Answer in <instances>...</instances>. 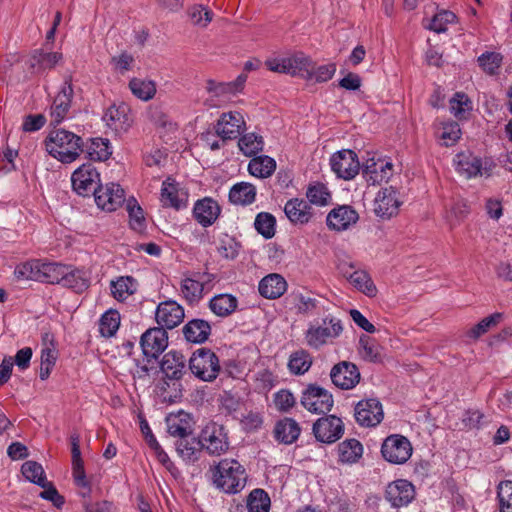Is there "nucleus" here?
<instances>
[{"label": "nucleus", "instance_id": "f257e3e1", "mask_svg": "<svg viewBox=\"0 0 512 512\" xmlns=\"http://www.w3.org/2000/svg\"><path fill=\"white\" fill-rule=\"evenodd\" d=\"M44 145L49 155L64 164L76 161L83 151L82 138L64 129L50 131Z\"/></svg>", "mask_w": 512, "mask_h": 512}, {"label": "nucleus", "instance_id": "f03ea898", "mask_svg": "<svg viewBox=\"0 0 512 512\" xmlns=\"http://www.w3.org/2000/svg\"><path fill=\"white\" fill-rule=\"evenodd\" d=\"M246 479L244 467L234 459L221 460L213 473L216 487L229 494H236L244 489Z\"/></svg>", "mask_w": 512, "mask_h": 512}, {"label": "nucleus", "instance_id": "7ed1b4c3", "mask_svg": "<svg viewBox=\"0 0 512 512\" xmlns=\"http://www.w3.org/2000/svg\"><path fill=\"white\" fill-rule=\"evenodd\" d=\"M456 170L470 179L477 176L490 177L496 167L490 158L481 159L472 154L459 153L454 159Z\"/></svg>", "mask_w": 512, "mask_h": 512}, {"label": "nucleus", "instance_id": "20e7f679", "mask_svg": "<svg viewBox=\"0 0 512 512\" xmlns=\"http://www.w3.org/2000/svg\"><path fill=\"white\" fill-rule=\"evenodd\" d=\"M343 331L342 321L336 317H326L319 325L311 326L307 333L306 339L308 344L313 348H319L323 344L333 341Z\"/></svg>", "mask_w": 512, "mask_h": 512}, {"label": "nucleus", "instance_id": "39448f33", "mask_svg": "<svg viewBox=\"0 0 512 512\" xmlns=\"http://www.w3.org/2000/svg\"><path fill=\"white\" fill-rule=\"evenodd\" d=\"M199 442L202 450H205L212 456H220L229 449V441L225 428L215 423L205 426L200 434Z\"/></svg>", "mask_w": 512, "mask_h": 512}, {"label": "nucleus", "instance_id": "423d86ee", "mask_svg": "<svg viewBox=\"0 0 512 512\" xmlns=\"http://www.w3.org/2000/svg\"><path fill=\"white\" fill-rule=\"evenodd\" d=\"M301 404L311 413L325 414L331 411L334 400L329 391L318 385L310 384L302 392Z\"/></svg>", "mask_w": 512, "mask_h": 512}, {"label": "nucleus", "instance_id": "0eeeda50", "mask_svg": "<svg viewBox=\"0 0 512 512\" xmlns=\"http://www.w3.org/2000/svg\"><path fill=\"white\" fill-rule=\"evenodd\" d=\"M71 182L78 195L89 196L100 186V174L92 164H83L73 172Z\"/></svg>", "mask_w": 512, "mask_h": 512}, {"label": "nucleus", "instance_id": "6e6552de", "mask_svg": "<svg viewBox=\"0 0 512 512\" xmlns=\"http://www.w3.org/2000/svg\"><path fill=\"white\" fill-rule=\"evenodd\" d=\"M381 453L388 462L403 464L411 457L412 446L406 437L391 435L383 442Z\"/></svg>", "mask_w": 512, "mask_h": 512}, {"label": "nucleus", "instance_id": "1a4fd4ad", "mask_svg": "<svg viewBox=\"0 0 512 512\" xmlns=\"http://www.w3.org/2000/svg\"><path fill=\"white\" fill-rule=\"evenodd\" d=\"M330 165L337 177L344 180L353 179L360 170L357 154L349 149L334 153L330 158Z\"/></svg>", "mask_w": 512, "mask_h": 512}, {"label": "nucleus", "instance_id": "9d476101", "mask_svg": "<svg viewBox=\"0 0 512 512\" xmlns=\"http://www.w3.org/2000/svg\"><path fill=\"white\" fill-rule=\"evenodd\" d=\"M74 90L71 77L65 78L60 91L54 98L50 107V123L53 125L60 124L68 117L72 105Z\"/></svg>", "mask_w": 512, "mask_h": 512}, {"label": "nucleus", "instance_id": "9b49d317", "mask_svg": "<svg viewBox=\"0 0 512 512\" xmlns=\"http://www.w3.org/2000/svg\"><path fill=\"white\" fill-rule=\"evenodd\" d=\"M356 422L363 427H375L383 420V407L376 398L359 401L354 409Z\"/></svg>", "mask_w": 512, "mask_h": 512}, {"label": "nucleus", "instance_id": "f8f14e48", "mask_svg": "<svg viewBox=\"0 0 512 512\" xmlns=\"http://www.w3.org/2000/svg\"><path fill=\"white\" fill-rule=\"evenodd\" d=\"M189 368L197 378L210 382L220 371L219 359L216 354H192Z\"/></svg>", "mask_w": 512, "mask_h": 512}, {"label": "nucleus", "instance_id": "ddd939ff", "mask_svg": "<svg viewBox=\"0 0 512 512\" xmlns=\"http://www.w3.org/2000/svg\"><path fill=\"white\" fill-rule=\"evenodd\" d=\"M402 200L393 187H385L378 191L374 200V212L382 219H390L399 212Z\"/></svg>", "mask_w": 512, "mask_h": 512}, {"label": "nucleus", "instance_id": "4468645a", "mask_svg": "<svg viewBox=\"0 0 512 512\" xmlns=\"http://www.w3.org/2000/svg\"><path fill=\"white\" fill-rule=\"evenodd\" d=\"M246 127L243 115L237 111L223 113L215 125V133L223 141L236 139Z\"/></svg>", "mask_w": 512, "mask_h": 512}, {"label": "nucleus", "instance_id": "2eb2a0df", "mask_svg": "<svg viewBox=\"0 0 512 512\" xmlns=\"http://www.w3.org/2000/svg\"><path fill=\"white\" fill-rule=\"evenodd\" d=\"M313 433L318 441L331 444L342 437L344 424L334 415L322 417L314 423Z\"/></svg>", "mask_w": 512, "mask_h": 512}, {"label": "nucleus", "instance_id": "dca6fc26", "mask_svg": "<svg viewBox=\"0 0 512 512\" xmlns=\"http://www.w3.org/2000/svg\"><path fill=\"white\" fill-rule=\"evenodd\" d=\"M185 317L184 308L174 300L160 302L155 311V319L163 329H173Z\"/></svg>", "mask_w": 512, "mask_h": 512}, {"label": "nucleus", "instance_id": "f3484780", "mask_svg": "<svg viewBox=\"0 0 512 512\" xmlns=\"http://www.w3.org/2000/svg\"><path fill=\"white\" fill-rule=\"evenodd\" d=\"M94 197L97 206L108 212L115 211L125 202L124 190L116 183L99 186Z\"/></svg>", "mask_w": 512, "mask_h": 512}, {"label": "nucleus", "instance_id": "a211bd4d", "mask_svg": "<svg viewBox=\"0 0 512 512\" xmlns=\"http://www.w3.org/2000/svg\"><path fill=\"white\" fill-rule=\"evenodd\" d=\"M160 201L164 207L180 210L187 206L188 193L171 178L162 183Z\"/></svg>", "mask_w": 512, "mask_h": 512}, {"label": "nucleus", "instance_id": "6ab92c4d", "mask_svg": "<svg viewBox=\"0 0 512 512\" xmlns=\"http://www.w3.org/2000/svg\"><path fill=\"white\" fill-rule=\"evenodd\" d=\"M359 215L349 205H342L332 209L326 218L327 226L335 231H344L356 224Z\"/></svg>", "mask_w": 512, "mask_h": 512}, {"label": "nucleus", "instance_id": "aec40b11", "mask_svg": "<svg viewBox=\"0 0 512 512\" xmlns=\"http://www.w3.org/2000/svg\"><path fill=\"white\" fill-rule=\"evenodd\" d=\"M385 495L393 507L406 506L415 496L414 486L407 480H396L387 486Z\"/></svg>", "mask_w": 512, "mask_h": 512}, {"label": "nucleus", "instance_id": "412c9836", "mask_svg": "<svg viewBox=\"0 0 512 512\" xmlns=\"http://www.w3.org/2000/svg\"><path fill=\"white\" fill-rule=\"evenodd\" d=\"M330 376L334 385L344 390L353 388L360 379L357 367L349 362H341L335 365Z\"/></svg>", "mask_w": 512, "mask_h": 512}, {"label": "nucleus", "instance_id": "4be33fe9", "mask_svg": "<svg viewBox=\"0 0 512 512\" xmlns=\"http://www.w3.org/2000/svg\"><path fill=\"white\" fill-rule=\"evenodd\" d=\"M103 120L115 133L127 131L132 124L129 108L125 104L110 106L105 111Z\"/></svg>", "mask_w": 512, "mask_h": 512}, {"label": "nucleus", "instance_id": "5701e85b", "mask_svg": "<svg viewBox=\"0 0 512 512\" xmlns=\"http://www.w3.org/2000/svg\"><path fill=\"white\" fill-rule=\"evenodd\" d=\"M220 213V205L210 197L197 200L193 207V216L203 227H209L214 224Z\"/></svg>", "mask_w": 512, "mask_h": 512}, {"label": "nucleus", "instance_id": "b1692460", "mask_svg": "<svg viewBox=\"0 0 512 512\" xmlns=\"http://www.w3.org/2000/svg\"><path fill=\"white\" fill-rule=\"evenodd\" d=\"M284 212L289 221L295 225H305L314 216L311 205L306 200L299 198L288 200L284 206Z\"/></svg>", "mask_w": 512, "mask_h": 512}, {"label": "nucleus", "instance_id": "393cba45", "mask_svg": "<svg viewBox=\"0 0 512 512\" xmlns=\"http://www.w3.org/2000/svg\"><path fill=\"white\" fill-rule=\"evenodd\" d=\"M392 163L386 160L374 158L368 159L363 167L366 180L375 185L387 182L392 176Z\"/></svg>", "mask_w": 512, "mask_h": 512}, {"label": "nucleus", "instance_id": "a878e982", "mask_svg": "<svg viewBox=\"0 0 512 512\" xmlns=\"http://www.w3.org/2000/svg\"><path fill=\"white\" fill-rule=\"evenodd\" d=\"M62 60L63 55L60 52H45L42 49H36L28 59V66L33 73L40 74L53 69Z\"/></svg>", "mask_w": 512, "mask_h": 512}, {"label": "nucleus", "instance_id": "bb28decb", "mask_svg": "<svg viewBox=\"0 0 512 512\" xmlns=\"http://www.w3.org/2000/svg\"><path fill=\"white\" fill-rule=\"evenodd\" d=\"M142 352H164L168 346V334L162 327L146 330L141 338Z\"/></svg>", "mask_w": 512, "mask_h": 512}, {"label": "nucleus", "instance_id": "cd10ccee", "mask_svg": "<svg viewBox=\"0 0 512 512\" xmlns=\"http://www.w3.org/2000/svg\"><path fill=\"white\" fill-rule=\"evenodd\" d=\"M503 319L504 314L502 312L492 313L465 330L463 335L469 341H477L482 336L486 335L492 329L497 327L503 321Z\"/></svg>", "mask_w": 512, "mask_h": 512}, {"label": "nucleus", "instance_id": "c85d7f7f", "mask_svg": "<svg viewBox=\"0 0 512 512\" xmlns=\"http://www.w3.org/2000/svg\"><path fill=\"white\" fill-rule=\"evenodd\" d=\"M258 290L264 298L277 299L286 292L287 282L280 274L272 273L262 278Z\"/></svg>", "mask_w": 512, "mask_h": 512}, {"label": "nucleus", "instance_id": "c756f323", "mask_svg": "<svg viewBox=\"0 0 512 512\" xmlns=\"http://www.w3.org/2000/svg\"><path fill=\"white\" fill-rule=\"evenodd\" d=\"M36 276L35 281L45 282L50 284H61L64 277L66 265L52 262H42L38 260V265L35 266Z\"/></svg>", "mask_w": 512, "mask_h": 512}, {"label": "nucleus", "instance_id": "7c9ffc66", "mask_svg": "<svg viewBox=\"0 0 512 512\" xmlns=\"http://www.w3.org/2000/svg\"><path fill=\"white\" fill-rule=\"evenodd\" d=\"M64 274L61 281L62 286L71 288L78 293L83 292L89 287L90 275L87 271L66 266Z\"/></svg>", "mask_w": 512, "mask_h": 512}, {"label": "nucleus", "instance_id": "2f4dec72", "mask_svg": "<svg viewBox=\"0 0 512 512\" xmlns=\"http://www.w3.org/2000/svg\"><path fill=\"white\" fill-rule=\"evenodd\" d=\"M284 63L287 64V74L305 79L311 77L312 60L304 53L296 52L289 57H284Z\"/></svg>", "mask_w": 512, "mask_h": 512}, {"label": "nucleus", "instance_id": "473e14b6", "mask_svg": "<svg viewBox=\"0 0 512 512\" xmlns=\"http://www.w3.org/2000/svg\"><path fill=\"white\" fill-rule=\"evenodd\" d=\"M300 432L299 424L292 418H284L278 421L274 428L276 440L284 444H292L295 442Z\"/></svg>", "mask_w": 512, "mask_h": 512}, {"label": "nucleus", "instance_id": "72a5a7b5", "mask_svg": "<svg viewBox=\"0 0 512 512\" xmlns=\"http://www.w3.org/2000/svg\"><path fill=\"white\" fill-rule=\"evenodd\" d=\"M167 432L179 439L188 437L191 434V425L189 415L185 412L169 414L166 417Z\"/></svg>", "mask_w": 512, "mask_h": 512}, {"label": "nucleus", "instance_id": "f704fd0d", "mask_svg": "<svg viewBox=\"0 0 512 512\" xmlns=\"http://www.w3.org/2000/svg\"><path fill=\"white\" fill-rule=\"evenodd\" d=\"M160 369L168 379H179L185 369L183 354H162Z\"/></svg>", "mask_w": 512, "mask_h": 512}, {"label": "nucleus", "instance_id": "c9c22d12", "mask_svg": "<svg viewBox=\"0 0 512 512\" xmlns=\"http://www.w3.org/2000/svg\"><path fill=\"white\" fill-rule=\"evenodd\" d=\"M175 446L178 455L187 464L194 463L200 458L202 448L199 439L184 437L177 440Z\"/></svg>", "mask_w": 512, "mask_h": 512}, {"label": "nucleus", "instance_id": "e433bc0d", "mask_svg": "<svg viewBox=\"0 0 512 512\" xmlns=\"http://www.w3.org/2000/svg\"><path fill=\"white\" fill-rule=\"evenodd\" d=\"M137 281L131 276H120L110 283L112 296L120 302L125 301L137 291Z\"/></svg>", "mask_w": 512, "mask_h": 512}, {"label": "nucleus", "instance_id": "4c0bfd02", "mask_svg": "<svg viewBox=\"0 0 512 512\" xmlns=\"http://www.w3.org/2000/svg\"><path fill=\"white\" fill-rule=\"evenodd\" d=\"M256 188L248 182H240L232 186L229 191V200L237 205H249L255 201Z\"/></svg>", "mask_w": 512, "mask_h": 512}, {"label": "nucleus", "instance_id": "58836bf2", "mask_svg": "<svg viewBox=\"0 0 512 512\" xmlns=\"http://www.w3.org/2000/svg\"><path fill=\"white\" fill-rule=\"evenodd\" d=\"M210 331L208 322L200 319L188 322L183 328L185 338L192 343H203L208 338Z\"/></svg>", "mask_w": 512, "mask_h": 512}, {"label": "nucleus", "instance_id": "ea45409f", "mask_svg": "<svg viewBox=\"0 0 512 512\" xmlns=\"http://www.w3.org/2000/svg\"><path fill=\"white\" fill-rule=\"evenodd\" d=\"M363 454V446L357 439H347L338 445L339 461L342 463H356Z\"/></svg>", "mask_w": 512, "mask_h": 512}, {"label": "nucleus", "instance_id": "a19ab883", "mask_svg": "<svg viewBox=\"0 0 512 512\" xmlns=\"http://www.w3.org/2000/svg\"><path fill=\"white\" fill-rule=\"evenodd\" d=\"M276 169V162L273 158L262 155L254 156L248 165L249 173L258 178L270 177Z\"/></svg>", "mask_w": 512, "mask_h": 512}, {"label": "nucleus", "instance_id": "79ce46f5", "mask_svg": "<svg viewBox=\"0 0 512 512\" xmlns=\"http://www.w3.org/2000/svg\"><path fill=\"white\" fill-rule=\"evenodd\" d=\"M469 206L463 199L453 200L445 212V220L451 229L457 227L468 215Z\"/></svg>", "mask_w": 512, "mask_h": 512}, {"label": "nucleus", "instance_id": "37998d69", "mask_svg": "<svg viewBox=\"0 0 512 512\" xmlns=\"http://www.w3.org/2000/svg\"><path fill=\"white\" fill-rule=\"evenodd\" d=\"M237 307V299L229 294H220L210 301V309L218 316H228L235 311Z\"/></svg>", "mask_w": 512, "mask_h": 512}, {"label": "nucleus", "instance_id": "c03bdc74", "mask_svg": "<svg viewBox=\"0 0 512 512\" xmlns=\"http://www.w3.org/2000/svg\"><path fill=\"white\" fill-rule=\"evenodd\" d=\"M132 94L143 101L152 99L156 94V84L152 80L133 78L129 82Z\"/></svg>", "mask_w": 512, "mask_h": 512}, {"label": "nucleus", "instance_id": "a18cd8bd", "mask_svg": "<svg viewBox=\"0 0 512 512\" xmlns=\"http://www.w3.org/2000/svg\"><path fill=\"white\" fill-rule=\"evenodd\" d=\"M349 282L369 297L376 295L377 289L370 276L363 270H356L347 276Z\"/></svg>", "mask_w": 512, "mask_h": 512}, {"label": "nucleus", "instance_id": "49530a36", "mask_svg": "<svg viewBox=\"0 0 512 512\" xmlns=\"http://www.w3.org/2000/svg\"><path fill=\"white\" fill-rule=\"evenodd\" d=\"M238 146L244 155L253 157L263 150V137L255 133H247L239 139Z\"/></svg>", "mask_w": 512, "mask_h": 512}, {"label": "nucleus", "instance_id": "de8ad7c7", "mask_svg": "<svg viewBox=\"0 0 512 512\" xmlns=\"http://www.w3.org/2000/svg\"><path fill=\"white\" fill-rule=\"evenodd\" d=\"M120 326V314L116 310L106 311L99 320V332L104 337L115 335Z\"/></svg>", "mask_w": 512, "mask_h": 512}, {"label": "nucleus", "instance_id": "09e8293b", "mask_svg": "<svg viewBox=\"0 0 512 512\" xmlns=\"http://www.w3.org/2000/svg\"><path fill=\"white\" fill-rule=\"evenodd\" d=\"M254 227L265 239H270L275 235L276 219L268 212H260L255 218Z\"/></svg>", "mask_w": 512, "mask_h": 512}, {"label": "nucleus", "instance_id": "8fccbe9b", "mask_svg": "<svg viewBox=\"0 0 512 512\" xmlns=\"http://www.w3.org/2000/svg\"><path fill=\"white\" fill-rule=\"evenodd\" d=\"M191 23L200 28H206L212 21L214 13L206 6L197 4L188 9Z\"/></svg>", "mask_w": 512, "mask_h": 512}, {"label": "nucleus", "instance_id": "3c124183", "mask_svg": "<svg viewBox=\"0 0 512 512\" xmlns=\"http://www.w3.org/2000/svg\"><path fill=\"white\" fill-rule=\"evenodd\" d=\"M181 292L188 302L194 303L198 302L202 298L204 290L202 289V285L199 284L196 277L193 275L182 280Z\"/></svg>", "mask_w": 512, "mask_h": 512}, {"label": "nucleus", "instance_id": "603ef678", "mask_svg": "<svg viewBox=\"0 0 512 512\" xmlns=\"http://www.w3.org/2000/svg\"><path fill=\"white\" fill-rule=\"evenodd\" d=\"M23 476L30 482L46 487V477L43 467L35 461H27L21 468Z\"/></svg>", "mask_w": 512, "mask_h": 512}, {"label": "nucleus", "instance_id": "864d4df0", "mask_svg": "<svg viewBox=\"0 0 512 512\" xmlns=\"http://www.w3.org/2000/svg\"><path fill=\"white\" fill-rule=\"evenodd\" d=\"M450 111L457 119L466 118V114L472 110V102L462 92H457L450 99Z\"/></svg>", "mask_w": 512, "mask_h": 512}, {"label": "nucleus", "instance_id": "5fc2aeb1", "mask_svg": "<svg viewBox=\"0 0 512 512\" xmlns=\"http://www.w3.org/2000/svg\"><path fill=\"white\" fill-rule=\"evenodd\" d=\"M249 512H269L270 498L262 489L253 490L247 500Z\"/></svg>", "mask_w": 512, "mask_h": 512}, {"label": "nucleus", "instance_id": "6e6d98bb", "mask_svg": "<svg viewBox=\"0 0 512 512\" xmlns=\"http://www.w3.org/2000/svg\"><path fill=\"white\" fill-rule=\"evenodd\" d=\"M306 196L310 203L318 206H326L331 200V194L328 188L319 182L309 185Z\"/></svg>", "mask_w": 512, "mask_h": 512}, {"label": "nucleus", "instance_id": "4d7b16f0", "mask_svg": "<svg viewBox=\"0 0 512 512\" xmlns=\"http://www.w3.org/2000/svg\"><path fill=\"white\" fill-rule=\"evenodd\" d=\"M87 151L90 159L97 161H105L112 154L109 140L103 138L92 139Z\"/></svg>", "mask_w": 512, "mask_h": 512}, {"label": "nucleus", "instance_id": "13d9d810", "mask_svg": "<svg viewBox=\"0 0 512 512\" xmlns=\"http://www.w3.org/2000/svg\"><path fill=\"white\" fill-rule=\"evenodd\" d=\"M126 210L129 214L131 228L141 231L145 226V218L143 210L136 199L130 198L126 201Z\"/></svg>", "mask_w": 512, "mask_h": 512}, {"label": "nucleus", "instance_id": "bf43d9fd", "mask_svg": "<svg viewBox=\"0 0 512 512\" xmlns=\"http://www.w3.org/2000/svg\"><path fill=\"white\" fill-rule=\"evenodd\" d=\"M503 57L497 52H485L478 57L479 66L484 72L494 75L502 64Z\"/></svg>", "mask_w": 512, "mask_h": 512}, {"label": "nucleus", "instance_id": "052dcab7", "mask_svg": "<svg viewBox=\"0 0 512 512\" xmlns=\"http://www.w3.org/2000/svg\"><path fill=\"white\" fill-rule=\"evenodd\" d=\"M456 15L448 10H441L435 14L430 22L429 29L436 32L442 33L447 30V25L454 23Z\"/></svg>", "mask_w": 512, "mask_h": 512}, {"label": "nucleus", "instance_id": "680f3d73", "mask_svg": "<svg viewBox=\"0 0 512 512\" xmlns=\"http://www.w3.org/2000/svg\"><path fill=\"white\" fill-rule=\"evenodd\" d=\"M312 360L309 354H291L288 361V368L292 374L301 375L309 370Z\"/></svg>", "mask_w": 512, "mask_h": 512}, {"label": "nucleus", "instance_id": "e2e57ef3", "mask_svg": "<svg viewBox=\"0 0 512 512\" xmlns=\"http://www.w3.org/2000/svg\"><path fill=\"white\" fill-rule=\"evenodd\" d=\"M500 512H512V482H501L497 493Z\"/></svg>", "mask_w": 512, "mask_h": 512}, {"label": "nucleus", "instance_id": "0e129e2a", "mask_svg": "<svg viewBox=\"0 0 512 512\" xmlns=\"http://www.w3.org/2000/svg\"><path fill=\"white\" fill-rule=\"evenodd\" d=\"M461 136V129L458 123L449 122L443 124L440 139L443 141L444 146L454 145Z\"/></svg>", "mask_w": 512, "mask_h": 512}, {"label": "nucleus", "instance_id": "69168bd1", "mask_svg": "<svg viewBox=\"0 0 512 512\" xmlns=\"http://www.w3.org/2000/svg\"><path fill=\"white\" fill-rule=\"evenodd\" d=\"M336 72V65L333 63L321 65L318 67H314L313 63L311 64V77L306 78V80H314L316 82H326L330 80Z\"/></svg>", "mask_w": 512, "mask_h": 512}, {"label": "nucleus", "instance_id": "338daca9", "mask_svg": "<svg viewBox=\"0 0 512 512\" xmlns=\"http://www.w3.org/2000/svg\"><path fill=\"white\" fill-rule=\"evenodd\" d=\"M295 403L296 399L289 390L282 389L274 394V404L279 411L287 412Z\"/></svg>", "mask_w": 512, "mask_h": 512}, {"label": "nucleus", "instance_id": "774afa93", "mask_svg": "<svg viewBox=\"0 0 512 512\" xmlns=\"http://www.w3.org/2000/svg\"><path fill=\"white\" fill-rule=\"evenodd\" d=\"M134 63V57L127 53L122 52L117 56L111 58V64L114 70L120 74H124L129 71Z\"/></svg>", "mask_w": 512, "mask_h": 512}]
</instances>
